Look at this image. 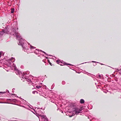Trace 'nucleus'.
Returning a JSON list of instances; mask_svg holds the SVG:
<instances>
[{"instance_id":"nucleus-30","label":"nucleus","mask_w":121,"mask_h":121,"mask_svg":"<svg viewBox=\"0 0 121 121\" xmlns=\"http://www.w3.org/2000/svg\"><path fill=\"white\" fill-rule=\"evenodd\" d=\"M49 64H50V65H51V63H49Z\"/></svg>"},{"instance_id":"nucleus-7","label":"nucleus","mask_w":121,"mask_h":121,"mask_svg":"<svg viewBox=\"0 0 121 121\" xmlns=\"http://www.w3.org/2000/svg\"><path fill=\"white\" fill-rule=\"evenodd\" d=\"M41 119H44L45 120L46 118V117L45 115H40V117H39V118Z\"/></svg>"},{"instance_id":"nucleus-22","label":"nucleus","mask_w":121,"mask_h":121,"mask_svg":"<svg viewBox=\"0 0 121 121\" xmlns=\"http://www.w3.org/2000/svg\"><path fill=\"white\" fill-rule=\"evenodd\" d=\"M6 92H0V93H1V94H4Z\"/></svg>"},{"instance_id":"nucleus-10","label":"nucleus","mask_w":121,"mask_h":121,"mask_svg":"<svg viewBox=\"0 0 121 121\" xmlns=\"http://www.w3.org/2000/svg\"><path fill=\"white\" fill-rule=\"evenodd\" d=\"M80 103L81 104L84 103V100L83 99H81L80 100Z\"/></svg>"},{"instance_id":"nucleus-11","label":"nucleus","mask_w":121,"mask_h":121,"mask_svg":"<svg viewBox=\"0 0 121 121\" xmlns=\"http://www.w3.org/2000/svg\"><path fill=\"white\" fill-rule=\"evenodd\" d=\"M117 71L121 75V69H117Z\"/></svg>"},{"instance_id":"nucleus-8","label":"nucleus","mask_w":121,"mask_h":121,"mask_svg":"<svg viewBox=\"0 0 121 121\" xmlns=\"http://www.w3.org/2000/svg\"><path fill=\"white\" fill-rule=\"evenodd\" d=\"M97 78H98L103 79V77L102 75H99L97 77Z\"/></svg>"},{"instance_id":"nucleus-2","label":"nucleus","mask_w":121,"mask_h":121,"mask_svg":"<svg viewBox=\"0 0 121 121\" xmlns=\"http://www.w3.org/2000/svg\"><path fill=\"white\" fill-rule=\"evenodd\" d=\"M15 61V59L14 58L12 57L11 59H9L6 60V63L8 66L11 67L12 65V63Z\"/></svg>"},{"instance_id":"nucleus-35","label":"nucleus","mask_w":121,"mask_h":121,"mask_svg":"<svg viewBox=\"0 0 121 121\" xmlns=\"http://www.w3.org/2000/svg\"><path fill=\"white\" fill-rule=\"evenodd\" d=\"M62 112L63 113V112L62 111Z\"/></svg>"},{"instance_id":"nucleus-1","label":"nucleus","mask_w":121,"mask_h":121,"mask_svg":"<svg viewBox=\"0 0 121 121\" xmlns=\"http://www.w3.org/2000/svg\"><path fill=\"white\" fill-rule=\"evenodd\" d=\"M18 28L16 27H14L12 29V33H11V35H13L15 36L17 39L18 40L19 43L18 44L19 45H20L22 46L23 47V45L25 43V40H23L20 35V34L18 32L17 30Z\"/></svg>"},{"instance_id":"nucleus-31","label":"nucleus","mask_w":121,"mask_h":121,"mask_svg":"<svg viewBox=\"0 0 121 121\" xmlns=\"http://www.w3.org/2000/svg\"><path fill=\"white\" fill-rule=\"evenodd\" d=\"M12 94V95H15V94Z\"/></svg>"},{"instance_id":"nucleus-33","label":"nucleus","mask_w":121,"mask_h":121,"mask_svg":"<svg viewBox=\"0 0 121 121\" xmlns=\"http://www.w3.org/2000/svg\"><path fill=\"white\" fill-rule=\"evenodd\" d=\"M46 57V58H47V57Z\"/></svg>"},{"instance_id":"nucleus-28","label":"nucleus","mask_w":121,"mask_h":121,"mask_svg":"<svg viewBox=\"0 0 121 121\" xmlns=\"http://www.w3.org/2000/svg\"><path fill=\"white\" fill-rule=\"evenodd\" d=\"M25 78L26 79H27V78Z\"/></svg>"},{"instance_id":"nucleus-24","label":"nucleus","mask_w":121,"mask_h":121,"mask_svg":"<svg viewBox=\"0 0 121 121\" xmlns=\"http://www.w3.org/2000/svg\"><path fill=\"white\" fill-rule=\"evenodd\" d=\"M92 62H96L94 61H92Z\"/></svg>"},{"instance_id":"nucleus-6","label":"nucleus","mask_w":121,"mask_h":121,"mask_svg":"<svg viewBox=\"0 0 121 121\" xmlns=\"http://www.w3.org/2000/svg\"><path fill=\"white\" fill-rule=\"evenodd\" d=\"M29 72L28 71H27L26 72H23V73H21L20 72V75H21L22 74V75L23 77H24V75L25 74H28L29 73Z\"/></svg>"},{"instance_id":"nucleus-20","label":"nucleus","mask_w":121,"mask_h":121,"mask_svg":"<svg viewBox=\"0 0 121 121\" xmlns=\"http://www.w3.org/2000/svg\"><path fill=\"white\" fill-rule=\"evenodd\" d=\"M10 100H11V99H9ZM12 101L14 102H15L16 101V100L15 99H12Z\"/></svg>"},{"instance_id":"nucleus-3","label":"nucleus","mask_w":121,"mask_h":121,"mask_svg":"<svg viewBox=\"0 0 121 121\" xmlns=\"http://www.w3.org/2000/svg\"><path fill=\"white\" fill-rule=\"evenodd\" d=\"M12 66L13 68V69H14L15 70H16V71L17 72H16V73H17V75H20V72L19 70H17V68H16L15 65L13 63H12V65L11 67L10 66L8 67L10 68H11Z\"/></svg>"},{"instance_id":"nucleus-5","label":"nucleus","mask_w":121,"mask_h":121,"mask_svg":"<svg viewBox=\"0 0 121 121\" xmlns=\"http://www.w3.org/2000/svg\"><path fill=\"white\" fill-rule=\"evenodd\" d=\"M9 33V31H8L6 29L0 31V35H3L5 33L8 34Z\"/></svg>"},{"instance_id":"nucleus-34","label":"nucleus","mask_w":121,"mask_h":121,"mask_svg":"<svg viewBox=\"0 0 121 121\" xmlns=\"http://www.w3.org/2000/svg\"><path fill=\"white\" fill-rule=\"evenodd\" d=\"M44 97H45V98H46V97H45L44 96Z\"/></svg>"},{"instance_id":"nucleus-26","label":"nucleus","mask_w":121,"mask_h":121,"mask_svg":"<svg viewBox=\"0 0 121 121\" xmlns=\"http://www.w3.org/2000/svg\"><path fill=\"white\" fill-rule=\"evenodd\" d=\"M68 65H71V64H68Z\"/></svg>"},{"instance_id":"nucleus-29","label":"nucleus","mask_w":121,"mask_h":121,"mask_svg":"<svg viewBox=\"0 0 121 121\" xmlns=\"http://www.w3.org/2000/svg\"><path fill=\"white\" fill-rule=\"evenodd\" d=\"M104 92H105V93H106V91H105V92H104Z\"/></svg>"},{"instance_id":"nucleus-23","label":"nucleus","mask_w":121,"mask_h":121,"mask_svg":"<svg viewBox=\"0 0 121 121\" xmlns=\"http://www.w3.org/2000/svg\"><path fill=\"white\" fill-rule=\"evenodd\" d=\"M23 100V102H26V101L24 100Z\"/></svg>"},{"instance_id":"nucleus-21","label":"nucleus","mask_w":121,"mask_h":121,"mask_svg":"<svg viewBox=\"0 0 121 121\" xmlns=\"http://www.w3.org/2000/svg\"><path fill=\"white\" fill-rule=\"evenodd\" d=\"M62 84L63 85H64L65 84V82L64 81H63L62 82Z\"/></svg>"},{"instance_id":"nucleus-17","label":"nucleus","mask_w":121,"mask_h":121,"mask_svg":"<svg viewBox=\"0 0 121 121\" xmlns=\"http://www.w3.org/2000/svg\"><path fill=\"white\" fill-rule=\"evenodd\" d=\"M56 62H57V63L58 64H59V63H60V61L59 60H57L56 61Z\"/></svg>"},{"instance_id":"nucleus-9","label":"nucleus","mask_w":121,"mask_h":121,"mask_svg":"<svg viewBox=\"0 0 121 121\" xmlns=\"http://www.w3.org/2000/svg\"><path fill=\"white\" fill-rule=\"evenodd\" d=\"M34 52L36 54H37L39 53V50L35 49V51Z\"/></svg>"},{"instance_id":"nucleus-18","label":"nucleus","mask_w":121,"mask_h":121,"mask_svg":"<svg viewBox=\"0 0 121 121\" xmlns=\"http://www.w3.org/2000/svg\"><path fill=\"white\" fill-rule=\"evenodd\" d=\"M35 93H38L36 91H33L32 92V93L33 94H35Z\"/></svg>"},{"instance_id":"nucleus-37","label":"nucleus","mask_w":121,"mask_h":121,"mask_svg":"<svg viewBox=\"0 0 121 121\" xmlns=\"http://www.w3.org/2000/svg\"><path fill=\"white\" fill-rule=\"evenodd\" d=\"M7 71H8V70H7Z\"/></svg>"},{"instance_id":"nucleus-27","label":"nucleus","mask_w":121,"mask_h":121,"mask_svg":"<svg viewBox=\"0 0 121 121\" xmlns=\"http://www.w3.org/2000/svg\"><path fill=\"white\" fill-rule=\"evenodd\" d=\"M7 91H8V92L9 93V91L7 90Z\"/></svg>"},{"instance_id":"nucleus-14","label":"nucleus","mask_w":121,"mask_h":121,"mask_svg":"<svg viewBox=\"0 0 121 121\" xmlns=\"http://www.w3.org/2000/svg\"><path fill=\"white\" fill-rule=\"evenodd\" d=\"M30 50L32 49H34V48H35V47H33L32 46H31V45L30 46Z\"/></svg>"},{"instance_id":"nucleus-12","label":"nucleus","mask_w":121,"mask_h":121,"mask_svg":"<svg viewBox=\"0 0 121 121\" xmlns=\"http://www.w3.org/2000/svg\"><path fill=\"white\" fill-rule=\"evenodd\" d=\"M4 55V54L3 53V52L2 51H1L0 52V58L1 57L2 55Z\"/></svg>"},{"instance_id":"nucleus-15","label":"nucleus","mask_w":121,"mask_h":121,"mask_svg":"<svg viewBox=\"0 0 121 121\" xmlns=\"http://www.w3.org/2000/svg\"><path fill=\"white\" fill-rule=\"evenodd\" d=\"M29 79H28L27 80H26V81H27V82H31V79H30L29 77Z\"/></svg>"},{"instance_id":"nucleus-25","label":"nucleus","mask_w":121,"mask_h":121,"mask_svg":"<svg viewBox=\"0 0 121 121\" xmlns=\"http://www.w3.org/2000/svg\"><path fill=\"white\" fill-rule=\"evenodd\" d=\"M29 77H32L31 75H30V76H29Z\"/></svg>"},{"instance_id":"nucleus-19","label":"nucleus","mask_w":121,"mask_h":121,"mask_svg":"<svg viewBox=\"0 0 121 121\" xmlns=\"http://www.w3.org/2000/svg\"><path fill=\"white\" fill-rule=\"evenodd\" d=\"M40 51H41V52H43V53H44V54H46V55H48L47 54V53L43 51H42L41 50H40Z\"/></svg>"},{"instance_id":"nucleus-4","label":"nucleus","mask_w":121,"mask_h":121,"mask_svg":"<svg viewBox=\"0 0 121 121\" xmlns=\"http://www.w3.org/2000/svg\"><path fill=\"white\" fill-rule=\"evenodd\" d=\"M82 109L81 108H75L74 112H75V113L76 114H77L80 112Z\"/></svg>"},{"instance_id":"nucleus-16","label":"nucleus","mask_w":121,"mask_h":121,"mask_svg":"<svg viewBox=\"0 0 121 121\" xmlns=\"http://www.w3.org/2000/svg\"><path fill=\"white\" fill-rule=\"evenodd\" d=\"M14 11V9H12L11 11V13H13Z\"/></svg>"},{"instance_id":"nucleus-13","label":"nucleus","mask_w":121,"mask_h":121,"mask_svg":"<svg viewBox=\"0 0 121 121\" xmlns=\"http://www.w3.org/2000/svg\"><path fill=\"white\" fill-rule=\"evenodd\" d=\"M42 86H36V88L38 89H39Z\"/></svg>"},{"instance_id":"nucleus-36","label":"nucleus","mask_w":121,"mask_h":121,"mask_svg":"<svg viewBox=\"0 0 121 121\" xmlns=\"http://www.w3.org/2000/svg\"><path fill=\"white\" fill-rule=\"evenodd\" d=\"M13 89H14V90L15 89H13Z\"/></svg>"},{"instance_id":"nucleus-32","label":"nucleus","mask_w":121,"mask_h":121,"mask_svg":"<svg viewBox=\"0 0 121 121\" xmlns=\"http://www.w3.org/2000/svg\"><path fill=\"white\" fill-rule=\"evenodd\" d=\"M23 47V49H24V48H24L23 47Z\"/></svg>"}]
</instances>
